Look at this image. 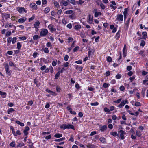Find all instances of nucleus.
I'll return each mask as SVG.
<instances>
[{"instance_id": "obj_64", "label": "nucleus", "mask_w": 148, "mask_h": 148, "mask_svg": "<svg viewBox=\"0 0 148 148\" xmlns=\"http://www.w3.org/2000/svg\"><path fill=\"white\" fill-rule=\"evenodd\" d=\"M33 143H30V144L29 145L30 148H34V147L33 146Z\"/></svg>"}, {"instance_id": "obj_63", "label": "nucleus", "mask_w": 148, "mask_h": 148, "mask_svg": "<svg viewBox=\"0 0 148 148\" xmlns=\"http://www.w3.org/2000/svg\"><path fill=\"white\" fill-rule=\"evenodd\" d=\"M128 71H130L132 69V66H127L126 69Z\"/></svg>"}, {"instance_id": "obj_6", "label": "nucleus", "mask_w": 148, "mask_h": 148, "mask_svg": "<svg viewBox=\"0 0 148 148\" xmlns=\"http://www.w3.org/2000/svg\"><path fill=\"white\" fill-rule=\"evenodd\" d=\"M89 19L88 22L90 24L92 23L93 22V17L91 16L90 14H89L88 15Z\"/></svg>"}, {"instance_id": "obj_16", "label": "nucleus", "mask_w": 148, "mask_h": 148, "mask_svg": "<svg viewBox=\"0 0 148 148\" xmlns=\"http://www.w3.org/2000/svg\"><path fill=\"white\" fill-rule=\"evenodd\" d=\"M75 14L74 13H72L71 15L69 16V17L72 19H75Z\"/></svg>"}, {"instance_id": "obj_5", "label": "nucleus", "mask_w": 148, "mask_h": 148, "mask_svg": "<svg viewBox=\"0 0 148 148\" xmlns=\"http://www.w3.org/2000/svg\"><path fill=\"white\" fill-rule=\"evenodd\" d=\"M30 6L33 9L37 10V5L35 3H32L30 4Z\"/></svg>"}, {"instance_id": "obj_29", "label": "nucleus", "mask_w": 148, "mask_h": 148, "mask_svg": "<svg viewBox=\"0 0 148 148\" xmlns=\"http://www.w3.org/2000/svg\"><path fill=\"white\" fill-rule=\"evenodd\" d=\"M10 128H11V129L12 130V133H13V134H14V135L15 136H17V135L15 133V132L14 131V129L12 127V126H10Z\"/></svg>"}, {"instance_id": "obj_9", "label": "nucleus", "mask_w": 148, "mask_h": 148, "mask_svg": "<svg viewBox=\"0 0 148 148\" xmlns=\"http://www.w3.org/2000/svg\"><path fill=\"white\" fill-rule=\"evenodd\" d=\"M40 23L39 21H37L35 23V24H34V27L36 28V29H38L37 27L39 25Z\"/></svg>"}, {"instance_id": "obj_22", "label": "nucleus", "mask_w": 148, "mask_h": 148, "mask_svg": "<svg viewBox=\"0 0 148 148\" xmlns=\"http://www.w3.org/2000/svg\"><path fill=\"white\" fill-rule=\"evenodd\" d=\"M62 135L61 134H56L54 135V136L56 138H59L62 137Z\"/></svg>"}, {"instance_id": "obj_50", "label": "nucleus", "mask_w": 148, "mask_h": 148, "mask_svg": "<svg viewBox=\"0 0 148 148\" xmlns=\"http://www.w3.org/2000/svg\"><path fill=\"white\" fill-rule=\"evenodd\" d=\"M69 58V56L67 55H66L64 57V60L65 61H67L68 60Z\"/></svg>"}, {"instance_id": "obj_27", "label": "nucleus", "mask_w": 148, "mask_h": 148, "mask_svg": "<svg viewBox=\"0 0 148 148\" xmlns=\"http://www.w3.org/2000/svg\"><path fill=\"white\" fill-rule=\"evenodd\" d=\"M50 11V8L49 7L46 8L44 10V12L45 13H48Z\"/></svg>"}, {"instance_id": "obj_23", "label": "nucleus", "mask_w": 148, "mask_h": 148, "mask_svg": "<svg viewBox=\"0 0 148 148\" xmlns=\"http://www.w3.org/2000/svg\"><path fill=\"white\" fill-rule=\"evenodd\" d=\"M65 137H63L58 139H55L54 141L55 142H60L64 140H65Z\"/></svg>"}, {"instance_id": "obj_37", "label": "nucleus", "mask_w": 148, "mask_h": 148, "mask_svg": "<svg viewBox=\"0 0 148 148\" xmlns=\"http://www.w3.org/2000/svg\"><path fill=\"white\" fill-rule=\"evenodd\" d=\"M17 38L16 37H13L12 38V44H14L16 42Z\"/></svg>"}, {"instance_id": "obj_62", "label": "nucleus", "mask_w": 148, "mask_h": 148, "mask_svg": "<svg viewBox=\"0 0 148 148\" xmlns=\"http://www.w3.org/2000/svg\"><path fill=\"white\" fill-rule=\"evenodd\" d=\"M69 140L71 141L72 142H73V141H74L73 137V136L72 135H71L70 138Z\"/></svg>"}, {"instance_id": "obj_40", "label": "nucleus", "mask_w": 148, "mask_h": 148, "mask_svg": "<svg viewBox=\"0 0 148 148\" xmlns=\"http://www.w3.org/2000/svg\"><path fill=\"white\" fill-rule=\"evenodd\" d=\"M25 21V20L23 18H20L18 20V22L19 23H23Z\"/></svg>"}, {"instance_id": "obj_20", "label": "nucleus", "mask_w": 148, "mask_h": 148, "mask_svg": "<svg viewBox=\"0 0 148 148\" xmlns=\"http://www.w3.org/2000/svg\"><path fill=\"white\" fill-rule=\"evenodd\" d=\"M120 31L119 30V31H118L117 32L116 34V36H115V38L116 39H118L120 37Z\"/></svg>"}, {"instance_id": "obj_3", "label": "nucleus", "mask_w": 148, "mask_h": 148, "mask_svg": "<svg viewBox=\"0 0 148 148\" xmlns=\"http://www.w3.org/2000/svg\"><path fill=\"white\" fill-rule=\"evenodd\" d=\"M48 31L47 30L42 29L40 32V35L42 36H46L48 34Z\"/></svg>"}, {"instance_id": "obj_44", "label": "nucleus", "mask_w": 148, "mask_h": 148, "mask_svg": "<svg viewBox=\"0 0 148 148\" xmlns=\"http://www.w3.org/2000/svg\"><path fill=\"white\" fill-rule=\"evenodd\" d=\"M104 110L105 112L108 113L110 111V110L106 107H105L104 108Z\"/></svg>"}, {"instance_id": "obj_36", "label": "nucleus", "mask_w": 148, "mask_h": 148, "mask_svg": "<svg viewBox=\"0 0 148 148\" xmlns=\"http://www.w3.org/2000/svg\"><path fill=\"white\" fill-rule=\"evenodd\" d=\"M134 105L136 106H141V103L140 102H136L135 103Z\"/></svg>"}, {"instance_id": "obj_2", "label": "nucleus", "mask_w": 148, "mask_h": 148, "mask_svg": "<svg viewBox=\"0 0 148 148\" xmlns=\"http://www.w3.org/2000/svg\"><path fill=\"white\" fill-rule=\"evenodd\" d=\"M4 66L6 74L9 76L11 74V73L10 71L9 70V67L8 65L7 64H4Z\"/></svg>"}, {"instance_id": "obj_59", "label": "nucleus", "mask_w": 148, "mask_h": 148, "mask_svg": "<svg viewBox=\"0 0 148 148\" xmlns=\"http://www.w3.org/2000/svg\"><path fill=\"white\" fill-rule=\"evenodd\" d=\"M62 10L61 9H60L59 10H58V11L57 13L58 15H60L61 14L62 12Z\"/></svg>"}, {"instance_id": "obj_60", "label": "nucleus", "mask_w": 148, "mask_h": 148, "mask_svg": "<svg viewBox=\"0 0 148 148\" xmlns=\"http://www.w3.org/2000/svg\"><path fill=\"white\" fill-rule=\"evenodd\" d=\"M9 65L12 66H15L14 64L11 61H10L9 62Z\"/></svg>"}, {"instance_id": "obj_38", "label": "nucleus", "mask_w": 148, "mask_h": 148, "mask_svg": "<svg viewBox=\"0 0 148 148\" xmlns=\"http://www.w3.org/2000/svg\"><path fill=\"white\" fill-rule=\"evenodd\" d=\"M21 47V45L20 42H18L17 43V48L18 49H20Z\"/></svg>"}, {"instance_id": "obj_46", "label": "nucleus", "mask_w": 148, "mask_h": 148, "mask_svg": "<svg viewBox=\"0 0 148 148\" xmlns=\"http://www.w3.org/2000/svg\"><path fill=\"white\" fill-rule=\"evenodd\" d=\"M43 50L44 52L45 53H48L49 52L48 49L47 47H46Z\"/></svg>"}, {"instance_id": "obj_13", "label": "nucleus", "mask_w": 148, "mask_h": 148, "mask_svg": "<svg viewBox=\"0 0 148 148\" xmlns=\"http://www.w3.org/2000/svg\"><path fill=\"white\" fill-rule=\"evenodd\" d=\"M12 38L11 37H9L7 38V41L8 44L7 45L8 46H9L10 45V43L12 41Z\"/></svg>"}, {"instance_id": "obj_31", "label": "nucleus", "mask_w": 148, "mask_h": 148, "mask_svg": "<svg viewBox=\"0 0 148 148\" xmlns=\"http://www.w3.org/2000/svg\"><path fill=\"white\" fill-rule=\"evenodd\" d=\"M145 79H146L144 80L143 81V84H145L148 82V75L146 76Z\"/></svg>"}, {"instance_id": "obj_41", "label": "nucleus", "mask_w": 148, "mask_h": 148, "mask_svg": "<svg viewBox=\"0 0 148 148\" xmlns=\"http://www.w3.org/2000/svg\"><path fill=\"white\" fill-rule=\"evenodd\" d=\"M10 145L12 147L15 146V144L14 141H12L10 144Z\"/></svg>"}, {"instance_id": "obj_4", "label": "nucleus", "mask_w": 148, "mask_h": 148, "mask_svg": "<svg viewBox=\"0 0 148 148\" xmlns=\"http://www.w3.org/2000/svg\"><path fill=\"white\" fill-rule=\"evenodd\" d=\"M119 133H120V138L122 140H123L125 138L124 135L126 133L125 132L122 130H120Z\"/></svg>"}, {"instance_id": "obj_45", "label": "nucleus", "mask_w": 148, "mask_h": 148, "mask_svg": "<svg viewBox=\"0 0 148 148\" xmlns=\"http://www.w3.org/2000/svg\"><path fill=\"white\" fill-rule=\"evenodd\" d=\"M56 89L57 92H60L61 91V89L60 87H59L58 86L56 87Z\"/></svg>"}, {"instance_id": "obj_1", "label": "nucleus", "mask_w": 148, "mask_h": 148, "mask_svg": "<svg viewBox=\"0 0 148 148\" xmlns=\"http://www.w3.org/2000/svg\"><path fill=\"white\" fill-rule=\"evenodd\" d=\"M60 128L64 130L66 129H71L73 130H74V127L73 125L69 124L68 125L65 124H62L60 126Z\"/></svg>"}, {"instance_id": "obj_14", "label": "nucleus", "mask_w": 148, "mask_h": 148, "mask_svg": "<svg viewBox=\"0 0 148 148\" xmlns=\"http://www.w3.org/2000/svg\"><path fill=\"white\" fill-rule=\"evenodd\" d=\"M99 140L101 142L105 143H106V139L103 137H101L99 138Z\"/></svg>"}, {"instance_id": "obj_34", "label": "nucleus", "mask_w": 148, "mask_h": 148, "mask_svg": "<svg viewBox=\"0 0 148 148\" xmlns=\"http://www.w3.org/2000/svg\"><path fill=\"white\" fill-rule=\"evenodd\" d=\"M0 95L1 96H5L4 97H5L6 95V93L5 92H3L1 91H0Z\"/></svg>"}, {"instance_id": "obj_35", "label": "nucleus", "mask_w": 148, "mask_h": 148, "mask_svg": "<svg viewBox=\"0 0 148 148\" xmlns=\"http://www.w3.org/2000/svg\"><path fill=\"white\" fill-rule=\"evenodd\" d=\"M121 77L122 75L121 74H118L116 76V78L117 79H119L121 78Z\"/></svg>"}, {"instance_id": "obj_12", "label": "nucleus", "mask_w": 148, "mask_h": 148, "mask_svg": "<svg viewBox=\"0 0 148 148\" xmlns=\"http://www.w3.org/2000/svg\"><path fill=\"white\" fill-rule=\"evenodd\" d=\"M87 147L88 148H95V145L90 144H88L87 145Z\"/></svg>"}, {"instance_id": "obj_25", "label": "nucleus", "mask_w": 148, "mask_h": 148, "mask_svg": "<svg viewBox=\"0 0 148 148\" xmlns=\"http://www.w3.org/2000/svg\"><path fill=\"white\" fill-rule=\"evenodd\" d=\"M60 73V72L58 71L57 73L55 75V78L56 79H58L59 77V75Z\"/></svg>"}, {"instance_id": "obj_26", "label": "nucleus", "mask_w": 148, "mask_h": 148, "mask_svg": "<svg viewBox=\"0 0 148 148\" xmlns=\"http://www.w3.org/2000/svg\"><path fill=\"white\" fill-rule=\"evenodd\" d=\"M81 27V25H77L75 27V29L76 30H78L80 29Z\"/></svg>"}, {"instance_id": "obj_54", "label": "nucleus", "mask_w": 148, "mask_h": 148, "mask_svg": "<svg viewBox=\"0 0 148 148\" xmlns=\"http://www.w3.org/2000/svg\"><path fill=\"white\" fill-rule=\"evenodd\" d=\"M72 25L71 23H69L67 25V27L69 29H71L72 27Z\"/></svg>"}, {"instance_id": "obj_15", "label": "nucleus", "mask_w": 148, "mask_h": 148, "mask_svg": "<svg viewBox=\"0 0 148 148\" xmlns=\"http://www.w3.org/2000/svg\"><path fill=\"white\" fill-rule=\"evenodd\" d=\"M110 134L112 135L115 137L119 136V134H117V132L116 131L115 132H110Z\"/></svg>"}, {"instance_id": "obj_28", "label": "nucleus", "mask_w": 148, "mask_h": 148, "mask_svg": "<svg viewBox=\"0 0 148 148\" xmlns=\"http://www.w3.org/2000/svg\"><path fill=\"white\" fill-rule=\"evenodd\" d=\"M24 145V143L23 142H22L18 144L16 146V147H21L22 146Z\"/></svg>"}, {"instance_id": "obj_32", "label": "nucleus", "mask_w": 148, "mask_h": 148, "mask_svg": "<svg viewBox=\"0 0 148 148\" xmlns=\"http://www.w3.org/2000/svg\"><path fill=\"white\" fill-rule=\"evenodd\" d=\"M106 60L108 62H112V60L111 57L108 56Z\"/></svg>"}, {"instance_id": "obj_57", "label": "nucleus", "mask_w": 148, "mask_h": 148, "mask_svg": "<svg viewBox=\"0 0 148 148\" xmlns=\"http://www.w3.org/2000/svg\"><path fill=\"white\" fill-rule=\"evenodd\" d=\"M35 18V16L34 15H33L29 19V21L30 22L32 21Z\"/></svg>"}, {"instance_id": "obj_21", "label": "nucleus", "mask_w": 148, "mask_h": 148, "mask_svg": "<svg viewBox=\"0 0 148 148\" xmlns=\"http://www.w3.org/2000/svg\"><path fill=\"white\" fill-rule=\"evenodd\" d=\"M101 13L100 12H96L95 13V17H97L99 15H101Z\"/></svg>"}, {"instance_id": "obj_33", "label": "nucleus", "mask_w": 148, "mask_h": 148, "mask_svg": "<svg viewBox=\"0 0 148 148\" xmlns=\"http://www.w3.org/2000/svg\"><path fill=\"white\" fill-rule=\"evenodd\" d=\"M136 134L138 137H140L141 135V134L140 131H136Z\"/></svg>"}, {"instance_id": "obj_39", "label": "nucleus", "mask_w": 148, "mask_h": 148, "mask_svg": "<svg viewBox=\"0 0 148 148\" xmlns=\"http://www.w3.org/2000/svg\"><path fill=\"white\" fill-rule=\"evenodd\" d=\"M19 38L20 39L22 40H25L27 39V37L25 36L19 37Z\"/></svg>"}, {"instance_id": "obj_8", "label": "nucleus", "mask_w": 148, "mask_h": 148, "mask_svg": "<svg viewBox=\"0 0 148 148\" xmlns=\"http://www.w3.org/2000/svg\"><path fill=\"white\" fill-rule=\"evenodd\" d=\"M60 4L61 6L64 5L66 6L68 5V2L64 0H62V1L60 2Z\"/></svg>"}, {"instance_id": "obj_51", "label": "nucleus", "mask_w": 148, "mask_h": 148, "mask_svg": "<svg viewBox=\"0 0 148 148\" xmlns=\"http://www.w3.org/2000/svg\"><path fill=\"white\" fill-rule=\"evenodd\" d=\"M11 33L10 31H8L6 33V36H9L11 35Z\"/></svg>"}, {"instance_id": "obj_42", "label": "nucleus", "mask_w": 148, "mask_h": 148, "mask_svg": "<svg viewBox=\"0 0 148 148\" xmlns=\"http://www.w3.org/2000/svg\"><path fill=\"white\" fill-rule=\"evenodd\" d=\"M90 104L91 106H97L99 104V103L97 102L95 103H91Z\"/></svg>"}, {"instance_id": "obj_52", "label": "nucleus", "mask_w": 148, "mask_h": 148, "mask_svg": "<svg viewBox=\"0 0 148 148\" xmlns=\"http://www.w3.org/2000/svg\"><path fill=\"white\" fill-rule=\"evenodd\" d=\"M46 68V66L45 65H44L42 66H41L40 68V69L42 71L44 70H45V69Z\"/></svg>"}, {"instance_id": "obj_17", "label": "nucleus", "mask_w": 148, "mask_h": 148, "mask_svg": "<svg viewBox=\"0 0 148 148\" xmlns=\"http://www.w3.org/2000/svg\"><path fill=\"white\" fill-rule=\"evenodd\" d=\"M3 16L5 19H7L10 17V14H3Z\"/></svg>"}, {"instance_id": "obj_56", "label": "nucleus", "mask_w": 148, "mask_h": 148, "mask_svg": "<svg viewBox=\"0 0 148 148\" xmlns=\"http://www.w3.org/2000/svg\"><path fill=\"white\" fill-rule=\"evenodd\" d=\"M49 70H50V72L51 73H53V69L51 66H50L49 67Z\"/></svg>"}, {"instance_id": "obj_47", "label": "nucleus", "mask_w": 148, "mask_h": 148, "mask_svg": "<svg viewBox=\"0 0 148 148\" xmlns=\"http://www.w3.org/2000/svg\"><path fill=\"white\" fill-rule=\"evenodd\" d=\"M145 42L144 40H142L141 41V42L140 44L141 46H142V47H143L145 45Z\"/></svg>"}, {"instance_id": "obj_10", "label": "nucleus", "mask_w": 148, "mask_h": 148, "mask_svg": "<svg viewBox=\"0 0 148 148\" xmlns=\"http://www.w3.org/2000/svg\"><path fill=\"white\" fill-rule=\"evenodd\" d=\"M107 127L106 125H103L100 128V130L101 131L103 132L105 130H107Z\"/></svg>"}, {"instance_id": "obj_24", "label": "nucleus", "mask_w": 148, "mask_h": 148, "mask_svg": "<svg viewBox=\"0 0 148 148\" xmlns=\"http://www.w3.org/2000/svg\"><path fill=\"white\" fill-rule=\"evenodd\" d=\"M121 103H122L123 106H124V105L126 104H128V102L127 99H125V100H123L121 101Z\"/></svg>"}, {"instance_id": "obj_18", "label": "nucleus", "mask_w": 148, "mask_h": 148, "mask_svg": "<svg viewBox=\"0 0 148 148\" xmlns=\"http://www.w3.org/2000/svg\"><path fill=\"white\" fill-rule=\"evenodd\" d=\"M40 37L38 35H35L33 37V40L34 41L36 40Z\"/></svg>"}, {"instance_id": "obj_48", "label": "nucleus", "mask_w": 148, "mask_h": 148, "mask_svg": "<svg viewBox=\"0 0 148 148\" xmlns=\"http://www.w3.org/2000/svg\"><path fill=\"white\" fill-rule=\"evenodd\" d=\"M109 85L106 83H104L103 84V86L104 87L106 88L108 87Z\"/></svg>"}, {"instance_id": "obj_43", "label": "nucleus", "mask_w": 148, "mask_h": 148, "mask_svg": "<svg viewBox=\"0 0 148 148\" xmlns=\"http://www.w3.org/2000/svg\"><path fill=\"white\" fill-rule=\"evenodd\" d=\"M75 63L77 64H81L82 63V60H79L78 61H75Z\"/></svg>"}, {"instance_id": "obj_11", "label": "nucleus", "mask_w": 148, "mask_h": 148, "mask_svg": "<svg viewBox=\"0 0 148 148\" xmlns=\"http://www.w3.org/2000/svg\"><path fill=\"white\" fill-rule=\"evenodd\" d=\"M17 9L19 13H21L23 11V10H24V8L19 7L17 8Z\"/></svg>"}, {"instance_id": "obj_49", "label": "nucleus", "mask_w": 148, "mask_h": 148, "mask_svg": "<svg viewBox=\"0 0 148 148\" xmlns=\"http://www.w3.org/2000/svg\"><path fill=\"white\" fill-rule=\"evenodd\" d=\"M100 6L102 9H104L105 8V7L103 4L101 3L100 4Z\"/></svg>"}, {"instance_id": "obj_7", "label": "nucleus", "mask_w": 148, "mask_h": 148, "mask_svg": "<svg viewBox=\"0 0 148 148\" xmlns=\"http://www.w3.org/2000/svg\"><path fill=\"white\" fill-rule=\"evenodd\" d=\"M117 19L119 21H122L123 19V16L122 14H118L117 16Z\"/></svg>"}, {"instance_id": "obj_19", "label": "nucleus", "mask_w": 148, "mask_h": 148, "mask_svg": "<svg viewBox=\"0 0 148 148\" xmlns=\"http://www.w3.org/2000/svg\"><path fill=\"white\" fill-rule=\"evenodd\" d=\"M15 111V110L12 108H10L8 109L7 113L8 114H10L11 112Z\"/></svg>"}, {"instance_id": "obj_53", "label": "nucleus", "mask_w": 148, "mask_h": 148, "mask_svg": "<svg viewBox=\"0 0 148 148\" xmlns=\"http://www.w3.org/2000/svg\"><path fill=\"white\" fill-rule=\"evenodd\" d=\"M127 11H128V8H125L124 9V11L123 12L124 15L127 14Z\"/></svg>"}, {"instance_id": "obj_58", "label": "nucleus", "mask_w": 148, "mask_h": 148, "mask_svg": "<svg viewBox=\"0 0 148 148\" xmlns=\"http://www.w3.org/2000/svg\"><path fill=\"white\" fill-rule=\"evenodd\" d=\"M148 73V72H146L145 71H143L142 72V75L143 76L146 75Z\"/></svg>"}, {"instance_id": "obj_61", "label": "nucleus", "mask_w": 148, "mask_h": 148, "mask_svg": "<svg viewBox=\"0 0 148 148\" xmlns=\"http://www.w3.org/2000/svg\"><path fill=\"white\" fill-rule=\"evenodd\" d=\"M42 4L45 5L47 3V2L46 0H42Z\"/></svg>"}, {"instance_id": "obj_30", "label": "nucleus", "mask_w": 148, "mask_h": 148, "mask_svg": "<svg viewBox=\"0 0 148 148\" xmlns=\"http://www.w3.org/2000/svg\"><path fill=\"white\" fill-rule=\"evenodd\" d=\"M73 11L72 10H69L65 12V13L67 14H72Z\"/></svg>"}, {"instance_id": "obj_55", "label": "nucleus", "mask_w": 148, "mask_h": 148, "mask_svg": "<svg viewBox=\"0 0 148 148\" xmlns=\"http://www.w3.org/2000/svg\"><path fill=\"white\" fill-rule=\"evenodd\" d=\"M79 47L78 46H77L75 47L74 49H73V51L74 52H75L77 51L79 49Z\"/></svg>"}]
</instances>
